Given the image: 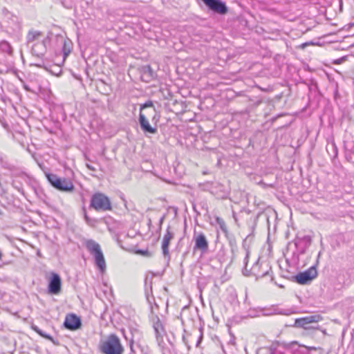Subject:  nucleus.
I'll return each mask as SVG.
<instances>
[{"instance_id":"a878e982","label":"nucleus","mask_w":354,"mask_h":354,"mask_svg":"<svg viewBox=\"0 0 354 354\" xmlns=\"http://www.w3.org/2000/svg\"><path fill=\"white\" fill-rule=\"evenodd\" d=\"M1 257H2V254H1V252H0V259H1Z\"/></svg>"},{"instance_id":"dca6fc26","label":"nucleus","mask_w":354,"mask_h":354,"mask_svg":"<svg viewBox=\"0 0 354 354\" xmlns=\"http://www.w3.org/2000/svg\"><path fill=\"white\" fill-rule=\"evenodd\" d=\"M41 32L39 31H30L27 35L28 42H32L39 38Z\"/></svg>"},{"instance_id":"6e6552de","label":"nucleus","mask_w":354,"mask_h":354,"mask_svg":"<svg viewBox=\"0 0 354 354\" xmlns=\"http://www.w3.org/2000/svg\"><path fill=\"white\" fill-rule=\"evenodd\" d=\"M194 239L195 241L194 250H199L203 253L206 252L208 250V241L205 235L202 233H194Z\"/></svg>"},{"instance_id":"f03ea898","label":"nucleus","mask_w":354,"mask_h":354,"mask_svg":"<svg viewBox=\"0 0 354 354\" xmlns=\"http://www.w3.org/2000/svg\"><path fill=\"white\" fill-rule=\"evenodd\" d=\"M86 247L89 252L93 255L95 263L101 271L106 269V262L100 245L93 240H88Z\"/></svg>"},{"instance_id":"ddd939ff","label":"nucleus","mask_w":354,"mask_h":354,"mask_svg":"<svg viewBox=\"0 0 354 354\" xmlns=\"http://www.w3.org/2000/svg\"><path fill=\"white\" fill-rule=\"evenodd\" d=\"M153 327L156 333L157 341L160 342V339L165 335V330L159 318L157 317L156 320L153 322Z\"/></svg>"},{"instance_id":"aec40b11","label":"nucleus","mask_w":354,"mask_h":354,"mask_svg":"<svg viewBox=\"0 0 354 354\" xmlns=\"http://www.w3.org/2000/svg\"><path fill=\"white\" fill-rule=\"evenodd\" d=\"M153 107V103L151 101L147 102L145 104L141 106L140 110L142 111L143 109Z\"/></svg>"},{"instance_id":"f8f14e48","label":"nucleus","mask_w":354,"mask_h":354,"mask_svg":"<svg viewBox=\"0 0 354 354\" xmlns=\"http://www.w3.org/2000/svg\"><path fill=\"white\" fill-rule=\"evenodd\" d=\"M139 122L141 127V129L145 131L150 133H155L156 132V129L153 128L150 124L149 122L142 112L140 113L139 115Z\"/></svg>"},{"instance_id":"9d476101","label":"nucleus","mask_w":354,"mask_h":354,"mask_svg":"<svg viewBox=\"0 0 354 354\" xmlns=\"http://www.w3.org/2000/svg\"><path fill=\"white\" fill-rule=\"evenodd\" d=\"M64 326L71 330L79 328L81 326L80 318L74 314L68 315L64 321Z\"/></svg>"},{"instance_id":"b1692460","label":"nucleus","mask_w":354,"mask_h":354,"mask_svg":"<svg viewBox=\"0 0 354 354\" xmlns=\"http://www.w3.org/2000/svg\"><path fill=\"white\" fill-rule=\"evenodd\" d=\"M279 313H277V312H269V313H265L266 315H274V314H278Z\"/></svg>"},{"instance_id":"20e7f679","label":"nucleus","mask_w":354,"mask_h":354,"mask_svg":"<svg viewBox=\"0 0 354 354\" xmlns=\"http://www.w3.org/2000/svg\"><path fill=\"white\" fill-rule=\"evenodd\" d=\"M91 207L97 211H106L111 209V205L109 198L103 194H95L91 201Z\"/></svg>"},{"instance_id":"39448f33","label":"nucleus","mask_w":354,"mask_h":354,"mask_svg":"<svg viewBox=\"0 0 354 354\" xmlns=\"http://www.w3.org/2000/svg\"><path fill=\"white\" fill-rule=\"evenodd\" d=\"M317 272L315 267L299 272L295 276V281L299 284H307L317 277Z\"/></svg>"},{"instance_id":"5701e85b","label":"nucleus","mask_w":354,"mask_h":354,"mask_svg":"<svg viewBox=\"0 0 354 354\" xmlns=\"http://www.w3.org/2000/svg\"><path fill=\"white\" fill-rule=\"evenodd\" d=\"M155 113H156V110H155V109H153L150 110L149 111H148L147 113V115H151V114Z\"/></svg>"},{"instance_id":"2eb2a0df","label":"nucleus","mask_w":354,"mask_h":354,"mask_svg":"<svg viewBox=\"0 0 354 354\" xmlns=\"http://www.w3.org/2000/svg\"><path fill=\"white\" fill-rule=\"evenodd\" d=\"M0 49L3 52L7 53L9 55L12 53V48L10 44L6 41H3L0 43Z\"/></svg>"},{"instance_id":"412c9836","label":"nucleus","mask_w":354,"mask_h":354,"mask_svg":"<svg viewBox=\"0 0 354 354\" xmlns=\"http://www.w3.org/2000/svg\"><path fill=\"white\" fill-rule=\"evenodd\" d=\"M249 255H250V252H249V250H247L246 256H245V265H247V263H248V259H249Z\"/></svg>"},{"instance_id":"0eeeda50","label":"nucleus","mask_w":354,"mask_h":354,"mask_svg":"<svg viewBox=\"0 0 354 354\" xmlns=\"http://www.w3.org/2000/svg\"><path fill=\"white\" fill-rule=\"evenodd\" d=\"M204 3L214 12L224 15L227 12L225 3L221 0H202Z\"/></svg>"},{"instance_id":"f3484780","label":"nucleus","mask_w":354,"mask_h":354,"mask_svg":"<svg viewBox=\"0 0 354 354\" xmlns=\"http://www.w3.org/2000/svg\"><path fill=\"white\" fill-rule=\"evenodd\" d=\"M216 223L219 225L221 230L223 232H227V227L225 221L220 217L216 218Z\"/></svg>"},{"instance_id":"4468645a","label":"nucleus","mask_w":354,"mask_h":354,"mask_svg":"<svg viewBox=\"0 0 354 354\" xmlns=\"http://www.w3.org/2000/svg\"><path fill=\"white\" fill-rule=\"evenodd\" d=\"M45 50L46 47L44 42L35 44L32 48V53L37 57L43 55Z\"/></svg>"},{"instance_id":"7ed1b4c3","label":"nucleus","mask_w":354,"mask_h":354,"mask_svg":"<svg viewBox=\"0 0 354 354\" xmlns=\"http://www.w3.org/2000/svg\"><path fill=\"white\" fill-rule=\"evenodd\" d=\"M47 178L50 184L59 191L71 192L74 190L73 182L68 178H62L53 174H48Z\"/></svg>"},{"instance_id":"9b49d317","label":"nucleus","mask_w":354,"mask_h":354,"mask_svg":"<svg viewBox=\"0 0 354 354\" xmlns=\"http://www.w3.org/2000/svg\"><path fill=\"white\" fill-rule=\"evenodd\" d=\"M173 238H174V233L171 232L169 230V228L168 227L167 230L166 234H165V236L163 237V240H162V250L163 255L165 257H169V245L170 241L173 239Z\"/></svg>"},{"instance_id":"4be33fe9","label":"nucleus","mask_w":354,"mask_h":354,"mask_svg":"<svg viewBox=\"0 0 354 354\" xmlns=\"http://www.w3.org/2000/svg\"><path fill=\"white\" fill-rule=\"evenodd\" d=\"M86 167L88 169L91 170V171H95V169L91 165L89 164H86Z\"/></svg>"},{"instance_id":"f257e3e1","label":"nucleus","mask_w":354,"mask_h":354,"mask_svg":"<svg viewBox=\"0 0 354 354\" xmlns=\"http://www.w3.org/2000/svg\"><path fill=\"white\" fill-rule=\"evenodd\" d=\"M100 349L103 354H123L124 353V348L119 337L114 334L109 335L101 342Z\"/></svg>"},{"instance_id":"423d86ee","label":"nucleus","mask_w":354,"mask_h":354,"mask_svg":"<svg viewBox=\"0 0 354 354\" xmlns=\"http://www.w3.org/2000/svg\"><path fill=\"white\" fill-rule=\"evenodd\" d=\"M322 319L319 315H314L305 317L298 318L295 319L294 326L297 328H303L305 329L308 328L307 326L312 323H317Z\"/></svg>"},{"instance_id":"6ab92c4d","label":"nucleus","mask_w":354,"mask_h":354,"mask_svg":"<svg viewBox=\"0 0 354 354\" xmlns=\"http://www.w3.org/2000/svg\"><path fill=\"white\" fill-rule=\"evenodd\" d=\"M35 330H36V331H37V333H38L41 336H42V337H45V338H46V339H49V340H50V341H53V338H52L50 335H47V334H46V333H43L41 330H37V329H35Z\"/></svg>"},{"instance_id":"393cba45","label":"nucleus","mask_w":354,"mask_h":354,"mask_svg":"<svg viewBox=\"0 0 354 354\" xmlns=\"http://www.w3.org/2000/svg\"><path fill=\"white\" fill-rule=\"evenodd\" d=\"M147 251L144 252V251H142V250H140V251L138 252V253H140V254H145V253H147Z\"/></svg>"},{"instance_id":"1a4fd4ad","label":"nucleus","mask_w":354,"mask_h":354,"mask_svg":"<svg viewBox=\"0 0 354 354\" xmlns=\"http://www.w3.org/2000/svg\"><path fill=\"white\" fill-rule=\"evenodd\" d=\"M61 291V278L55 272L51 273L49 284L48 292L51 294L57 295Z\"/></svg>"},{"instance_id":"a211bd4d","label":"nucleus","mask_w":354,"mask_h":354,"mask_svg":"<svg viewBox=\"0 0 354 354\" xmlns=\"http://www.w3.org/2000/svg\"><path fill=\"white\" fill-rule=\"evenodd\" d=\"M347 56H343L339 59H335L333 63L334 64H341L347 59Z\"/></svg>"}]
</instances>
